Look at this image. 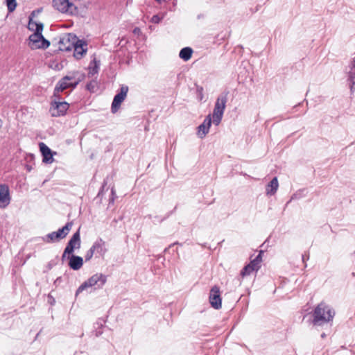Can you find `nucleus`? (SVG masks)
I'll return each instance as SVG.
<instances>
[{"label":"nucleus","mask_w":355,"mask_h":355,"mask_svg":"<svg viewBox=\"0 0 355 355\" xmlns=\"http://www.w3.org/2000/svg\"><path fill=\"white\" fill-rule=\"evenodd\" d=\"M85 78L84 73L79 71H71L62 77L56 84L54 92L55 95L58 96L65 89L71 88L75 89L77 85L82 82Z\"/></svg>","instance_id":"obj_1"},{"label":"nucleus","mask_w":355,"mask_h":355,"mask_svg":"<svg viewBox=\"0 0 355 355\" xmlns=\"http://www.w3.org/2000/svg\"><path fill=\"white\" fill-rule=\"evenodd\" d=\"M63 42L69 43V45L66 47L61 45L60 48L67 51L73 49V56L78 60L81 59L87 51V42L83 40H79L74 34H68L67 36L61 41V43Z\"/></svg>","instance_id":"obj_2"},{"label":"nucleus","mask_w":355,"mask_h":355,"mask_svg":"<svg viewBox=\"0 0 355 355\" xmlns=\"http://www.w3.org/2000/svg\"><path fill=\"white\" fill-rule=\"evenodd\" d=\"M335 311L324 302L320 303L313 313L312 323L315 326H321L333 320Z\"/></svg>","instance_id":"obj_3"},{"label":"nucleus","mask_w":355,"mask_h":355,"mask_svg":"<svg viewBox=\"0 0 355 355\" xmlns=\"http://www.w3.org/2000/svg\"><path fill=\"white\" fill-rule=\"evenodd\" d=\"M228 94L229 91L225 90L220 93L216 98L212 113L213 123L216 125H218L222 120L227 102Z\"/></svg>","instance_id":"obj_4"},{"label":"nucleus","mask_w":355,"mask_h":355,"mask_svg":"<svg viewBox=\"0 0 355 355\" xmlns=\"http://www.w3.org/2000/svg\"><path fill=\"white\" fill-rule=\"evenodd\" d=\"M61 100L62 97L60 94H59L58 96H55V92H53L51 107L49 109V112L53 116H63L66 114L67 110L69 109V104L66 101H61Z\"/></svg>","instance_id":"obj_5"},{"label":"nucleus","mask_w":355,"mask_h":355,"mask_svg":"<svg viewBox=\"0 0 355 355\" xmlns=\"http://www.w3.org/2000/svg\"><path fill=\"white\" fill-rule=\"evenodd\" d=\"M106 280L107 277L105 275L101 273H96L92 275L90 278H89L87 281H85L78 287V288L76 291V295H78L83 291L89 287L96 286V288H102L103 286L105 284Z\"/></svg>","instance_id":"obj_6"},{"label":"nucleus","mask_w":355,"mask_h":355,"mask_svg":"<svg viewBox=\"0 0 355 355\" xmlns=\"http://www.w3.org/2000/svg\"><path fill=\"white\" fill-rule=\"evenodd\" d=\"M80 245L81 241L80 230H78V231L73 234L72 237L70 239L68 243L67 244V246L64 250L63 254L62 255V261H64L67 255L71 254L73 253L75 250L79 249L80 248Z\"/></svg>","instance_id":"obj_7"},{"label":"nucleus","mask_w":355,"mask_h":355,"mask_svg":"<svg viewBox=\"0 0 355 355\" xmlns=\"http://www.w3.org/2000/svg\"><path fill=\"white\" fill-rule=\"evenodd\" d=\"M53 6L63 13L77 15L78 10L77 6L69 1V0H53Z\"/></svg>","instance_id":"obj_8"},{"label":"nucleus","mask_w":355,"mask_h":355,"mask_svg":"<svg viewBox=\"0 0 355 355\" xmlns=\"http://www.w3.org/2000/svg\"><path fill=\"white\" fill-rule=\"evenodd\" d=\"M128 92L127 85H122L119 92L114 96L112 103L111 110L112 113H116L119 109L121 103L125 100Z\"/></svg>","instance_id":"obj_9"},{"label":"nucleus","mask_w":355,"mask_h":355,"mask_svg":"<svg viewBox=\"0 0 355 355\" xmlns=\"http://www.w3.org/2000/svg\"><path fill=\"white\" fill-rule=\"evenodd\" d=\"M73 226L72 222H68L64 227L56 232H53L47 235V238L52 242L58 241L66 237Z\"/></svg>","instance_id":"obj_10"},{"label":"nucleus","mask_w":355,"mask_h":355,"mask_svg":"<svg viewBox=\"0 0 355 355\" xmlns=\"http://www.w3.org/2000/svg\"><path fill=\"white\" fill-rule=\"evenodd\" d=\"M28 46L31 49H38L44 47V37L42 34L41 28L29 36Z\"/></svg>","instance_id":"obj_11"},{"label":"nucleus","mask_w":355,"mask_h":355,"mask_svg":"<svg viewBox=\"0 0 355 355\" xmlns=\"http://www.w3.org/2000/svg\"><path fill=\"white\" fill-rule=\"evenodd\" d=\"M209 300L210 304L213 308L215 309H219L221 308L222 299L218 286H214L211 288L209 293Z\"/></svg>","instance_id":"obj_12"},{"label":"nucleus","mask_w":355,"mask_h":355,"mask_svg":"<svg viewBox=\"0 0 355 355\" xmlns=\"http://www.w3.org/2000/svg\"><path fill=\"white\" fill-rule=\"evenodd\" d=\"M10 190L8 185L0 184V207L6 208L10 202Z\"/></svg>","instance_id":"obj_13"},{"label":"nucleus","mask_w":355,"mask_h":355,"mask_svg":"<svg viewBox=\"0 0 355 355\" xmlns=\"http://www.w3.org/2000/svg\"><path fill=\"white\" fill-rule=\"evenodd\" d=\"M65 260L68 261L69 267L73 270H78L83 265V259L73 254L67 255Z\"/></svg>","instance_id":"obj_14"},{"label":"nucleus","mask_w":355,"mask_h":355,"mask_svg":"<svg viewBox=\"0 0 355 355\" xmlns=\"http://www.w3.org/2000/svg\"><path fill=\"white\" fill-rule=\"evenodd\" d=\"M42 8L37 9L36 10H33L31 15L29 16V21L28 24V28L30 31L37 32V29H40L41 27V32H42L43 30V24L42 23H37L33 20V17H35L36 15L42 12Z\"/></svg>","instance_id":"obj_15"},{"label":"nucleus","mask_w":355,"mask_h":355,"mask_svg":"<svg viewBox=\"0 0 355 355\" xmlns=\"http://www.w3.org/2000/svg\"><path fill=\"white\" fill-rule=\"evenodd\" d=\"M211 125V117L210 114L207 115L203 123L198 127V136L202 139L209 132V128Z\"/></svg>","instance_id":"obj_16"},{"label":"nucleus","mask_w":355,"mask_h":355,"mask_svg":"<svg viewBox=\"0 0 355 355\" xmlns=\"http://www.w3.org/2000/svg\"><path fill=\"white\" fill-rule=\"evenodd\" d=\"M95 252L96 256L103 257L107 252L105 242L102 239L96 240L91 247Z\"/></svg>","instance_id":"obj_17"},{"label":"nucleus","mask_w":355,"mask_h":355,"mask_svg":"<svg viewBox=\"0 0 355 355\" xmlns=\"http://www.w3.org/2000/svg\"><path fill=\"white\" fill-rule=\"evenodd\" d=\"M279 184L277 177H275L266 186V194L269 196L274 195L278 189Z\"/></svg>","instance_id":"obj_18"},{"label":"nucleus","mask_w":355,"mask_h":355,"mask_svg":"<svg viewBox=\"0 0 355 355\" xmlns=\"http://www.w3.org/2000/svg\"><path fill=\"white\" fill-rule=\"evenodd\" d=\"M100 60H97L95 58L90 62L88 69V76H93L98 73L100 67Z\"/></svg>","instance_id":"obj_19"},{"label":"nucleus","mask_w":355,"mask_h":355,"mask_svg":"<svg viewBox=\"0 0 355 355\" xmlns=\"http://www.w3.org/2000/svg\"><path fill=\"white\" fill-rule=\"evenodd\" d=\"M192 53H193V50L191 48L184 47L180 50L179 56L183 60L187 61L191 58Z\"/></svg>","instance_id":"obj_20"},{"label":"nucleus","mask_w":355,"mask_h":355,"mask_svg":"<svg viewBox=\"0 0 355 355\" xmlns=\"http://www.w3.org/2000/svg\"><path fill=\"white\" fill-rule=\"evenodd\" d=\"M57 155V152L53 151L50 148L46 146V164L53 162V155Z\"/></svg>","instance_id":"obj_21"},{"label":"nucleus","mask_w":355,"mask_h":355,"mask_svg":"<svg viewBox=\"0 0 355 355\" xmlns=\"http://www.w3.org/2000/svg\"><path fill=\"white\" fill-rule=\"evenodd\" d=\"M349 71H348V80L351 83L350 89L352 91L355 85V68L349 65Z\"/></svg>","instance_id":"obj_22"},{"label":"nucleus","mask_w":355,"mask_h":355,"mask_svg":"<svg viewBox=\"0 0 355 355\" xmlns=\"http://www.w3.org/2000/svg\"><path fill=\"white\" fill-rule=\"evenodd\" d=\"M254 270H256V268L253 266V263H250L242 269L241 275L243 277L249 275Z\"/></svg>","instance_id":"obj_23"},{"label":"nucleus","mask_w":355,"mask_h":355,"mask_svg":"<svg viewBox=\"0 0 355 355\" xmlns=\"http://www.w3.org/2000/svg\"><path fill=\"white\" fill-rule=\"evenodd\" d=\"M8 10L9 12H13L17 7L16 0H6Z\"/></svg>","instance_id":"obj_24"},{"label":"nucleus","mask_w":355,"mask_h":355,"mask_svg":"<svg viewBox=\"0 0 355 355\" xmlns=\"http://www.w3.org/2000/svg\"><path fill=\"white\" fill-rule=\"evenodd\" d=\"M97 87V82L94 80L90 81L86 85V89L90 92H95Z\"/></svg>","instance_id":"obj_25"},{"label":"nucleus","mask_w":355,"mask_h":355,"mask_svg":"<svg viewBox=\"0 0 355 355\" xmlns=\"http://www.w3.org/2000/svg\"><path fill=\"white\" fill-rule=\"evenodd\" d=\"M262 252H263L261 251L259 254L255 257V259L250 261V263H253V266L256 268V270H258L259 268V263L261 261Z\"/></svg>","instance_id":"obj_26"},{"label":"nucleus","mask_w":355,"mask_h":355,"mask_svg":"<svg viewBox=\"0 0 355 355\" xmlns=\"http://www.w3.org/2000/svg\"><path fill=\"white\" fill-rule=\"evenodd\" d=\"M67 36V35H65V36H64V37H60V38L59 39V40L56 42V43H57V44H58V51H68L67 50H64V49H62V48H60V47H61V44H62V46H65V47H66V46H67L69 45V43H67V42L61 43V41H62V40H64Z\"/></svg>","instance_id":"obj_27"},{"label":"nucleus","mask_w":355,"mask_h":355,"mask_svg":"<svg viewBox=\"0 0 355 355\" xmlns=\"http://www.w3.org/2000/svg\"><path fill=\"white\" fill-rule=\"evenodd\" d=\"M94 254H95V252L93 250V249L92 248H90V249L87 252V253L85 256V261H89L92 258V257Z\"/></svg>","instance_id":"obj_28"},{"label":"nucleus","mask_w":355,"mask_h":355,"mask_svg":"<svg viewBox=\"0 0 355 355\" xmlns=\"http://www.w3.org/2000/svg\"><path fill=\"white\" fill-rule=\"evenodd\" d=\"M196 92H197L198 98L200 100H202L203 98V88H202V87L197 86Z\"/></svg>","instance_id":"obj_29"},{"label":"nucleus","mask_w":355,"mask_h":355,"mask_svg":"<svg viewBox=\"0 0 355 355\" xmlns=\"http://www.w3.org/2000/svg\"><path fill=\"white\" fill-rule=\"evenodd\" d=\"M39 146H40V151L41 153V155H42V162H44V142H40L39 144Z\"/></svg>","instance_id":"obj_30"},{"label":"nucleus","mask_w":355,"mask_h":355,"mask_svg":"<svg viewBox=\"0 0 355 355\" xmlns=\"http://www.w3.org/2000/svg\"><path fill=\"white\" fill-rule=\"evenodd\" d=\"M161 19L162 18L159 15H155L152 17L151 21L155 24H158L160 22Z\"/></svg>","instance_id":"obj_31"},{"label":"nucleus","mask_w":355,"mask_h":355,"mask_svg":"<svg viewBox=\"0 0 355 355\" xmlns=\"http://www.w3.org/2000/svg\"><path fill=\"white\" fill-rule=\"evenodd\" d=\"M47 297H48V302L51 305L54 304L55 299L50 294L48 295Z\"/></svg>","instance_id":"obj_32"},{"label":"nucleus","mask_w":355,"mask_h":355,"mask_svg":"<svg viewBox=\"0 0 355 355\" xmlns=\"http://www.w3.org/2000/svg\"><path fill=\"white\" fill-rule=\"evenodd\" d=\"M309 259V254L304 253V254H302V259L303 262H305Z\"/></svg>","instance_id":"obj_33"},{"label":"nucleus","mask_w":355,"mask_h":355,"mask_svg":"<svg viewBox=\"0 0 355 355\" xmlns=\"http://www.w3.org/2000/svg\"><path fill=\"white\" fill-rule=\"evenodd\" d=\"M349 65H351L355 68V56L352 58Z\"/></svg>","instance_id":"obj_34"},{"label":"nucleus","mask_w":355,"mask_h":355,"mask_svg":"<svg viewBox=\"0 0 355 355\" xmlns=\"http://www.w3.org/2000/svg\"><path fill=\"white\" fill-rule=\"evenodd\" d=\"M176 244H178V242L173 243V244L170 245L168 248H166L164 251L166 252L169 248H171L172 246H173Z\"/></svg>","instance_id":"obj_35"},{"label":"nucleus","mask_w":355,"mask_h":355,"mask_svg":"<svg viewBox=\"0 0 355 355\" xmlns=\"http://www.w3.org/2000/svg\"><path fill=\"white\" fill-rule=\"evenodd\" d=\"M139 32H140V29H139V28H135L134 29V31H133V33H135V34H136V33H139Z\"/></svg>","instance_id":"obj_36"},{"label":"nucleus","mask_w":355,"mask_h":355,"mask_svg":"<svg viewBox=\"0 0 355 355\" xmlns=\"http://www.w3.org/2000/svg\"><path fill=\"white\" fill-rule=\"evenodd\" d=\"M50 41L46 39V49H47L50 46Z\"/></svg>","instance_id":"obj_37"},{"label":"nucleus","mask_w":355,"mask_h":355,"mask_svg":"<svg viewBox=\"0 0 355 355\" xmlns=\"http://www.w3.org/2000/svg\"><path fill=\"white\" fill-rule=\"evenodd\" d=\"M101 334H102V331H96V336H100Z\"/></svg>","instance_id":"obj_38"},{"label":"nucleus","mask_w":355,"mask_h":355,"mask_svg":"<svg viewBox=\"0 0 355 355\" xmlns=\"http://www.w3.org/2000/svg\"><path fill=\"white\" fill-rule=\"evenodd\" d=\"M321 337H322V338H325V337H326V334H325L324 333H322V334H321Z\"/></svg>","instance_id":"obj_39"},{"label":"nucleus","mask_w":355,"mask_h":355,"mask_svg":"<svg viewBox=\"0 0 355 355\" xmlns=\"http://www.w3.org/2000/svg\"><path fill=\"white\" fill-rule=\"evenodd\" d=\"M28 156L30 157L31 159H33V157H34V155L32 154H30Z\"/></svg>","instance_id":"obj_40"},{"label":"nucleus","mask_w":355,"mask_h":355,"mask_svg":"<svg viewBox=\"0 0 355 355\" xmlns=\"http://www.w3.org/2000/svg\"><path fill=\"white\" fill-rule=\"evenodd\" d=\"M26 167H27V169H28V171H31V168L28 165H27V166H26Z\"/></svg>","instance_id":"obj_41"},{"label":"nucleus","mask_w":355,"mask_h":355,"mask_svg":"<svg viewBox=\"0 0 355 355\" xmlns=\"http://www.w3.org/2000/svg\"><path fill=\"white\" fill-rule=\"evenodd\" d=\"M352 276L355 277V272H352Z\"/></svg>","instance_id":"obj_42"},{"label":"nucleus","mask_w":355,"mask_h":355,"mask_svg":"<svg viewBox=\"0 0 355 355\" xmlns=\"http://www.w3.org/2000/svg\"><path fill=\"white\" fill-rule=\"evenodd\" d=\"M156 1H158V2H161L162 1V0H156Z\"/></svg>","instance_id":"obj_43"}]
</instances>
